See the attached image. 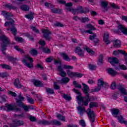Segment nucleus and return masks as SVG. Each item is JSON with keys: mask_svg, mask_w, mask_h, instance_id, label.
Wrapping results in <instances>:
<instances>
[{"mask_svg": "<svg viewBox=\"0 0 127 127\" xmlns=\"http://www.w3.org/2000/svg\"><path fill=\"white\" fill-rule=\"evenodd\" d=\"M73 91L78 95V96H76V99L77 101H78V104L79 106H81V103H82V106H87V105H89V102L97 100V98L95 97H89V94L86 95V97H82L81 96V93H80L79 90H77L76 89H73Z\"/></svg>", "mask_w": 127, "mask_h": 127, "instance_id": "obj_1", "label": "nucleus"}, {"mask_svg": "<svg viewBox=\"0 0 127 127\" xmlns=\"http://www.w3.org/2000/svg\"><path fill=\"white\" fill-rule=\"evenodd\" d=\"M58 3H62V4H65V9L67 11H71L73 14H77V13H83V8L82 6H79L77 9H74L71 7L73 5V3L68 2L66 3V2L64 0H58Z\"/></svg>", "mask_w": 127, "mask_h": 127, "instance_id": "obj_2", "label": "nucleus"}, {"mask_svg": "<svg viewBox=\"0 0 127 127\" xmlns=\"http://www.w3.org/2000/svg\"><path fill=\"white\" fill-rule=\"evenodd\" d=\"M0 38L3 42L1 46L2 53L4 55H5V53H4V51L6 50V46L9 45V44H10V43H9V40L8 39V38L6 37L4 35L1 36Z\"/></svg>", "mask_w": 127, "mask_h": 127, "instance_id": "obj_3", "label": "nucleus"}, {"mask_svg": "<svg viewBox=\"0 0 127 127\" xmlns=\"http://www.w3.org/2000/svg\"><path fill=\"white\" fill-rule=\"evenodd\" d=\"M22 62L28 68H32L33 67V64H32L33 60L28 55L25 56L24 58L22 60Z\"/></svg>", "mask_w": 127, "mask_h": 127, "instance_id": "obj_4", "label": "nucleus"}, {"mask_svg": "<svg viewBox=\"0 0 127 127\" xmlns=\"http://www.w3.org/2000/svg\"><path fill=\"white\" fill-rule=\"evenodd\" d=\"M1 14L4 16V17H5V18H6V19L10 20V22H6L4 23V26H9L13 24V23H14V21L10 18L11 16H12V15L10 13H8L5 11H2L1 12Z\"/></svg>", "mask_w": 127, "mask_h": 127, "instance_id": "obj_5", "label": "nucleus"}, {"mask_svg": "<svg viewBox=\"0 0 127 127\" xmlns=\"http://www.w3.org/2000/svg\"><path fill=\"white\" fill-rule=\"evenodd\" d=\"M23 100H24V98L19 95L16 99V104L19 107H22L25 112H28L29 107L28 106L23 105V103H22Z\"/></svg>", "mask_w": 127, "mask_h": 127, "instance_id": "obj_6", "label": "nucleus"}, {"mask_svg": "<svg viewBox=\"0 0 127 127\" xmlns=\"http://www.w3.org/2000/svg\"><path fill=\"white\" fill-rule=\"evenodd\" d=\"M85 51H87V52H88L90 55H94L95 54V52H94L91 49L87 47H84L83 48V50H81V51H80L79 53L77 54V55H79L80 57H83V56H84V54H85Z\"/></svg>", "mask_w": 127, "mask_h": 127, "instance_id": "obj_7", "label": "nucleus"}, {"mask_svg": "<svg viewBox=\"0 0 127 127\" xmlns=\"http://www.w3.org/2000/svg\"><path fill=\"white\" fill-rule=\"evenodd\" d=\"M59 63L58 67V71L60 72V75L62 77H65L66 76V72L63 70V68L61 66V62H59L58 61H55V64H57Z\"/></svg>", "mask_w": 127, "mask_h": 127, "instance_id": "obj_8", "label": "nucleus"}, {"mask_svg": "<svg viewBox=\"0 0 127 127\" xmlns=\"http://www.w3.org/2000/svg\"><path fill=\"white\" fill-rule=\"evenodd\" d=\"M86 112L90 122L94 123L95 122V113L90 109H88Z\"/></svg>", "mask_w": 127, "mask_h": 127, "instance_id": "obj_9", "label": "nucleus"}, {"mask_svg": "<svg viewBox=\"0 0 127 127\" xmlns=\"http://www.w3.org/2000/svg\"><path fill=\"white\" fill-rule=\"evenodd\" d=\"M42 32L43 34L44 37L47 40H49L50 39H51V37L49 36L50 34H51V32L49 31V30H46L45 29H43L42 30Z\"/></svg>", "mask_w": 127, "mask_h": 127, "instance_id": "obj_10", "label": "nucleus"}, {"mask_svg": "<svg viewBox=\"0 0 127 127\" xmlns=\"http://www.w3.org/2000/svg\"><path fill=\"white\" fill-rule=\"evenodd\" d=\"M117 89L120 91L122 95H127V90L125 89L123 85L120 84L117 86Z\"/></svg>", "mask_w": 127, "mask_h": 127, "instance_id": "obj_11", "label": "nucleus"}, {"mask_svg": "<svg viewBox=\"0 0 127 127\" xmlns=\"http://www.w3.org/2000/svg\"><path fill=\"white\" fill-rule=\"evenodd\" d=\"M97 85L98 86L101 87H105V85H106V88L108 87V83L104 81V79L103 78H100L98 79Z\"/></svg>", "mask_w": 127, "mask_h": 127, "instance_id": "obj_12", "label": "nucleus"}, {"mask_svg": "<svg viewBox=\"0 0 127 127\" xmlns=\"http://www.w3.org/2000/svg\"><path fill=\"white\" fill-rule=\"evenodd\" d=\"M108 62L111 63L112 65L116 66V64H118L119 60L117 58H109L108 59Z\"/></svg>", "mask_w": 127, "mask_h": 127, "instance_id": "obj_13", "label": "nucleus"}, {"mask_svg": "<svg viewBox=\"0 0 127 127\" xmlns=\"http://www.w3.org/2000/svg\"><path fill=\"white\" fill-rule=\"evenodd\" d=\"M120 54H123L124 56H127V53L126 52L122 50H118V51H115L113 52V55L115 56H118V55H120Z\"/></svg>", "mask_w": 127, "mask_h": 127, "instance_id": "obj_14", "label": "nucleus"}, {"mask_svg": "<svg viewBox=\"0 0 127 127\" xmlns=\"http://www.w3.org/2000/svg\"><path fill=\"white\" fill-rule=\"evenodd\" d=\"M103 39L105 43L107 44H110V43H111V42L109 41V33L107 32L104 33V34L103 36Z\"/></svg>", "mask_w": 127, "mask_h": 127, "instance_id": "obj_15", "label": "nucleus"}, {"mask_svg": "<svg viewBox=\"0 0 127 127\" xmlns=\"http://www.w3.org/2000/svg\"><path fill=\"white\" fill-rule=\"evenodd\" d=\"M107 72L108 74L111 75V76H116V75H118V72L112 68H108Z\"/></svg>", "mask_w": 127, "mask_h": 127, "instance_id": "obj_16", "label": "nucleus"}, {"mask_svg": "<svg viewBox=\"0 0 127 127\" xmlns=\"http://www.w3.org/2000/svg\"><path fill=\"white\" fill-rule=\"evenodd\" d=\"M82 86L84 93L85 94L86 96H88V95H89V86L84 83H82Z\"/></svg>", "mask_w": 127, "mask_h": 127, "instance_id": "obj_17", "label": "nucleus"}, {"mask_svg": "<svg viewBox=\"0 0 127 127\" xmlns=\"http://www.w3.org/2000/svg\"><path fill=\"white\" fill-rule=\"evenodd\" d=\"M14 85L15 87H16V88H17L18 89L22 88V85H21V84L19 82V79H16L14 80Z\"/></svg>", "mask_w": 127, "mask_h": 127, "instance_id": "obj_18", "label": "nucleus"}, {"mask_svg": "<svg viewBox=\"0 0 127 127\" xmlns=\"http://www.w3.org/2000/svg\"><path fill=\"white\" fill-rule=\"evenodd\" d=\"M14 85L15 87H16V88H17L18 89L22 88V85H21V84L19 82V79H16L14 80Z\"/></svg>", "mask_w": 127, "mask_h": 127, "instance_id": "obj_19", "label": "nucleus"}, {"mask_svg": "<svg viewBox=\"0 0 127 127\" xmlns=\"http://www.w3.org/2000/svg\"><path fill=\"white\" fill-rule=\"evenodd\" d=\"M60 55H61V57H63V59L65 60V61H67L68 62H70V61H71V59H70L67 54L64 53H61Z\"/></svg>", "mask_w": 127, "mask_h": 127, "instance_id": "obj_20", "label": "nucleus"}, {"mask_svg": "<svg viewBox=\"0 0 127 127\" xmlns=\"http://www.w3.org/2000/svg\"><path fill=\"white\" fill-rule=\"evenodd\" d=\"M118 28L121 32H122L124 34H125V35H127V29L126 28L124 27L123 25H119L118 26Z\"/></svg>", "mask_w": 127, "mask_h": 127, "instance_id": "obj_21", "label": "nucleus"}, {"mask_svg": "<svg viewBox=\"0 0 127 127\" xmlns=\"http://www.w3.org/2000/svg\"><path fill=\"white\" fill-rule=\"evenodd\" d=\"M121 44H122V43L119 40H116L113 43V45L115 48H120L121 47Z\"/></svg>", "mask_w": 127, "mask_h": 127, "instance_id": "obj_22", "label": "nucleus"}, {"mask_svg": "<svg viewBox=\"0 0 127 127\" xmlns=\"http://www.w3.org/2000/svg\"><path fill=\"white\" fill-rule=\"evenodd\" d=\"M77 109L78 111V114H79V115H83V113H86V109H85V108L82 106H79L77 107Z\"/></svg>", "mask_w": 127, "mask_h": 127, "instance_id": "obj_23", "label": "nucleus"}, {"mask_svg": "<svg viewBox=\"0 0 127 127\" xmlns=\"http://www.w3.org/2000/svg\"><path fill=\"white\" fill-rule=\"evenodd\" d=\"M112 114L114 118H117V116L119 115V113H120V110L117 109H113L111 110Z\"/></svg>", "mask_w": 127, "mask_h": 127, "instance_id": "obj_24", "label": "nucleus"}, {"mask_svg": "<svg viewBox=\"0 0 127 127\" xmlns=\"http://www.w3.org/2000/svg\"><path fill=\"white\" fill-rule=\"evenodd\" d=\"M32 82L36 87H42L43 85L41 82L39 80H33Z\"/></svg>", "mask_w": 127, "mask_h": 127, "instance_id": "obj_25", "label": "nucleus"}, {"mask_svg": "<svg viewBox=\"0 0 127 127\" xmlns=\"http://www.w3.org/2000/svg\"><path fill=\"white\" fill-rule=\"evenodd\" d=\"M115 69L116 70H127V66L124 64L120 65L117 66H115Z\"/></svg>", "mask_w": 127, "mask_h": 127, "instance_id": "obj_26", "label": "nucleus"}, {"mask_svg": "<svg viewBox=\"0 0 127 127\" xmlns=\"http://www.w3.org/2000/svg\"><path fill=\"white\" fill-rule=\"evenodd\" d=\"M56 117L60 121H62V122H65L66 121L65 117L62 116L61 114H57Z\"/></svg>", "mask_w": 127, "mask_h": 127, "instance_id": "obj_27", "label": "nucleus"}, {"mask_svg": "<svg viewBox=\"0 0 127 127\" xmlns=\"http://www.w3.org/2000/svg\"><path fill=\"white\" fill-rule=\"evenodd\" d=\"M70 81V79L68 77H64L61 79V83L62 84H67Z\"/></svg>", "mask_w": 127, "mask_h": 127, "instance_id": "obj_28", "label": "nucleus"}, {"mask_svg": "<svg viewBox=\"0 0 127 127\" xmlns=\"http://www.w3.org/2000/svg\"><path fill=\"white\" fill-rule=\"evenodd\" d=\"M25 17L29 19V20H32L33 19V14L31 12L29 14L25 15Z\"/></svg>", "mask_w": 127, "mask_h": 127, "instance_id": "obj_29", "label": "nucleus"}, {"mask_svg": "<svg viewBox=\"0 0 127 127\" xmlns=\"http://www.w3.org/2000/svg\"><path fill=\"white\" fill-rule=\"evenodd\" d=\"M118 121L119 123H121V124H124L127 126V121H125L124 118H123L122 116L118 118Z\"/></svg>", "mask_w": 127, "mask_h": 127, "instance_id": "obj_30", "label": "nucleus"}, {"mask_svg": "<svg viewBox=\"0 0 127 127\" xmlns=\"http://www.w3.org/2000/svg\"><path fill=\"white\" fill-rule=\"evenodd\" d=\"M66 73L68 76H69V77H70L71 78H73V77L75 76L76 72H70V70H68L66 71Z\"/></svg>", "mask_w": 127, "mask_h": 127, "instance_id": "obj_31", "label": "nucleus"}, {"mask_svg": "<svg viewBox=\"0 0 127 127\" xmlns=\"http://www.w3.org/2000/svg\"><path fill=\"white\" fill-rule=\"evenodd\" d=\"M30 54L32 55V56H35L37 55V51L35 49H31L29 52Z\"/></svg>", "mask_w": 127, "mask_h": 127, "instance_id": "obj_32", "label": "nucleus"}, {"mask_svg": "<svg viewBox=\"0 0 127 127\" xmlns=\"http://www.w3.org/2000/svg\"><path fill=\"white\" fill-rule=\"evenodd\" d=\"M20 8L22 9V10H24V11H27L29 10V7L26 5H22L20 7Z\"/></svg>", "mask_w": 127, "mask_h": 127, "instance_id": "obj_33", "label": "nucleus"}, {"mask_svg": "<svg viewBox=\"0 0 127 127\" xmlns=\"http://www.w3.org/2000/svg\"><path fill=\"white\" fill-rule=\"evenodd\" d=\"M14 48L15 49V50L18 51V52H20L21 54H23V53H24V51H23V50H22L21 49L19 48L18 46H15L14 47Z\"/></svg>", "mask_w": 127, "mask_h": 127, "instance_id": "obj_34", "label": "nucleus"}, {"mask_svg": "<svg viewBox=\"0 0 127 127\" xmlns=\"http://www.w3.org/2000/svg\"><path fill=\"white\" fill-rule=\"evenodd\" d=\"M98 107V103L95 102H92L89 103V108H92Z\"/></svg>", "mask_w": 127, "mask_h": 127, "instance_id": "obj_35", "label": "nucleus"}, {"mask_svg": "<svg viewBox=\"0 0 127 127\" xmlns=\"http://www.w3.org/2000/svg\"><path fill=\"white\" fill-rule=\"evenodd\" d=\"M1 67L3 68V69H6V70H11V67L8 65L6 64H1Z\"/></svg>", "mask_w": 127, "mask_h": 127, "instance_id": "obj_36", "label": "nucleus"}, {"mask_svg": "<svg viewBox=\"0 0 127 127\" xmlns=\"http://www.w3.org/2000/svg\"><path fill=\"white\" fill-rule=\"evenodd\" d=\"M72 84L75 88H78V89H81V88H82V85L77 83V81H73Z\"/></svg>", "mask_w": 127, "mask_h": 127, "instance_id": "obj_37", "label": "nucleus"}, {"mask_svg": "<svg viewBox=\"0 0 127 127\" xmlns=\"http://www.w3.org/2000/svg\"><path fill=\"white\" fill-rule=\"evenodd\" d=\"M63 67V69H66V70H71L73 69V66L69 65L64 64Z\"/></svg>", "mask_w": 127, "mask_h": 127, "instance_id": "obj_38", "label": "nucleus"}, {"mask_svg": "<svg viewBox=\"0 0 127 127\" xmlns=\"http://www.w3.org/2000/svg\"><path fill=\"white\" fill-rule=\"evenodd\" d=\"M86 28H88L91 30H96V28L91 24H88L86 26Z\"/></svg>", "mask_w": 127, "mask_h": 127, "instance_id": "obj_39", "label": "nucleus"}, {"mask_svg": "<svg viewBox=\"0 0 127 127\" xmlns=\"http://www.w3.org/2000/svg\"><path fill=\"white\" fill-rule=\"evenodd\" d=\"M97 64L98 65H102L103 64V55H101L99 56V59L98 60Z\"/></svg>", "mask_w": 127, "mask_h": 127, "instance_id": "obj_40", "label": "nucleus"}, {"mask_svg": "<svg viewBox=\"0 0 127 127\" xmlns=\"http://www.w3.org/2000/svg\"><path fill=\"white\" fill-rule=\"evenodd\" d=\"M88 68L89 70H95L96 68H97V66L94 64H89L88 65Z\"/></svg>", "mask_w": 127, "mask_h": 127, "instance_id": "obj_41", "label": "nucleus"}, {"mask_svg": "<svg viewBox=\"0 0 127 127\" xmlns=\"http://www.w3.org/2000/svg\"><path fill=\"white\" fill-rule=\"evenodd\" d=\"M6 109H7V110H8V111H13V110H14L13 106H12L10 104L6 105Z\"/></svg>", "mask_w": 127, "mask_h": 127, "instance_id": "obj_42", "label": "nucleus"}, {"mask_svg": "<svg viewBox=\"0 0 127 127\" xmlns=\"http://www.w3.org/2000/svg\"><path fill=\"white\" fill-rule=\"evenodd\" d=\"M10 31H11L12 33H13V35H16V32L17 30L14 27H12L10 29Z\"/></svg>", "mask_w": 127, "mask_h": 127, "instance_id": "obj_43", "label": "nucleus"}, {"mask_svg": "<svg viewBox=\"0 0 127 127\" xmlns=\"http://www.w3.org/2000/svg\"><path fill=\"white\" fill-rule=\"evenodd\" d=\"M97 38V35L96 34H93V35L89 36L90 40L94 41Z\"/></svg>", "mask_w": 127, "mask_h": 127, "instance_id": "obj_44", "label": "nucleus"}, {"mask_svg": "<svg viewBox=\"0 0 127 127\" xmlns=\"http://www.w3.org/2000/svg\"><path fill=\"white\" fill-rule=\"evenodd\" d=\"M15 39L16 41H17L18 42H23L24 41L23 39L20 37H15Z\"/></svg>", "mask_w": 127, "mask_h": 127, "instance_id": "obj_45", "label": "nucleus"}, {"mask_svg": "<svg viewBox=\"0 0 127 127\" xmlns=\"http://www.w3.org/2000/svg\"><path fill=\"white\" fill-rule=\"evenodd\" d=\"M82 50L80 48V47H76L74 50V52L76 54H78L80 51H81Z\"/></svg>", "mask_w": 127, "mask_h": 127, "instance_id": "obj_46", "label": "nucleus"}, {"mask_svg": "<svg viewBox=\"0 0 127 127\" xmlns=\"http://www.w3.org/2000/svg\"><path fill=\"white\" fill-rule=\"evenodd\" d=\"M82 50L80 48V47H76L74 50V52L76 54H78L80 51H81Z\"/></svg>", "mask_w": 127, "mask_h": 127, "instance_id": "obj_47", "label": "nucleus"}, {"mask_svg": "<svg viewBox=\"0 0 127 127\" xmlns=\"http://www.w3.org/2000/svg\"><path fill=\"white\" fill-rule=\"evenodd\" d=\"M63 98H64L66 101H70L71 100V97L69 96L67 94H64L63 95Z\"/></svg>", "mask_w": 127, "mask_h": 127, "instance_id": "obj_48", "label": "nucleus"}, {"mask_svg": "<svg viewBox=\"0 0 127 127\" xmlns=\"http://www.w3.org/2000/svg\"><path fill=\"white\" fill-rule=\"evenodd\" d=\"M42 50L44 53H50V50L47 48H43Z\"/></svg>", "mask_w": 127, "mask_h": 127, "instance_id": "obj_49", "label": "nucleus"}, {"mask_svg": "<svg viewBox=\"0 0 127 127\" xmlns=\"http://www.w3.org/2000/svg\"><path fill=\"white\" fill-rule=\"evenodd\" d=\"M102 89V87L101 86H99L98 85L97 87H95L94 89H93L92 91L93 92H99Z\"/></svg>", "mask_w": 127, "mask_h": 127, "instance_id": "obj_50", "label": "nucleus"}, {"mask_svg": "<svg viewBox=\"0 0 127 127\" xmlns=\"http://www.w3.org/2000/svg\"><path fill=\"white\" fill-rule=\"evenodd\" d=\"M45 5L46 7H48L49 8H52L53 5L52 4L48 2L45 3Z\"/></svg>", "mask_w": 127, "mask_h": 127, "instance_id": "obj_51", "label": "nucleus"}, {"mask_svg": "<svg viewBox=\"0 0 127 127\" xmlns=\"http://www.w3.org/2000/svg\"><path fill=\"white\" fill-rule=\"evenodd\" d=\"M79 124L82 127H86V123L85 122V121H84V120H80L79 122Z\"/></svg>", "mask_w": 127, "mask_h": 127, "instance_id": "obj_52", "label": "nucleus"}, {"mask_svg": "<svg viewBox=\"0 0 127 127\" xmlns=\"http://www.w3.org/2000/svg\"><path fill=\"white\" fill-rule=\"evenodd\" d=\"M53 125H56V126L61 125V122L57 120H54L53 121Z\"/></svg>", "mask_w": 127, "mask_h": 127, "instance_id": "obj_53", "label": "nucleus"}, {"mask_svg": "<svg viewBox=\"0 0 127 127\" xmlns=\"http://www.w3.org/2000/svg\"><path fill=\"white\" fill-rule=\"evenodd\" d=\"M89 20H90V19L88 17H83L81 18L82 22H86V21H89Z\"/></svg>", "mask_w": 127, "mask_h": 127, "instance_id": "obj_54", "label": "nucleus"}, {"mask_svg": "<svg viewBox=\"0 0 127 127\" xmlns=\"http://www.w3.org/2000/svg\"><path fill=\"white\" fill-rule=\"evenodd\" d=\"M8 95L12 96V97H15L16 96V93L10 91L8 92Z\"/></svg>", "mask_w": 127, "mask_h": 127, "instance_id": "obj_55", "label": "nucleus"}, {"mask_svg": "<svg viewBox=\"0 0 127 127\" xmlns=\"http://www.w3.org/2000/svg\"><path fill=\"white\" fill-rule=\"evenodd\" d=\"M46 91L48 92V94H53L54 93V91L51 88H48Z\"/></svg>", "mask_w": 127, "mask_h": 127, "instance_id": "obj_56", "label": "nucleus"}, {"mask_svg": "<svg viewBox=\"0 0 127 127\" xmlns=\"http://www.w3.org/2000/svg\"><path fill=\"white\" fill-rule=\"evenodd\" d=\"M42 125H50L51 124H52V122H49L47 121H42Z\"/></svg>", "mask_w": 127, "mask_h": 127, "instance_id": "obj_57", "label": "nucleus"}, {"mask_svg": "<svg viewBox=\"0 0 127 127\" xmlns=\"http://www.w3.org/2000/svg\"><path fill=\"white\" fill-rule=\"evenodd\" d=\"M77 78H82L83 77V74L79 73V72H75V76Z\"/></svg>", "mask_w": 127, "mask_h": 127, "instance_id": "obj_58", "label": "nucleus"}, {"mask_svg": "<svg viewBox=\"0 0 127 127\" xmlns=\"http://www.w3.org/2000/svg\"><path fill=\"white\" fill-rule=\"evenodd\" d=\"M31 29H32V30H33V31L36 32V33H39V31L37 29H36V28H35V27L31 26Z\"/></svg>", "mask_w": 127, "mask_h": 127, "instance_id": "obj_59", "label": "nucleus"}, {"mask_svg": "<svg viewBox=\"0 0 127 127\" xmlns=\"http://www.w3.org/2000/svg\"><path fill=\"white\" fill-rule=\"evenodd\" d=\"M111 88L112 90H115V89L117 88V85L116 84V83L113 82L111 84Z\"/></svg>", "mask_w": 127, "mask_h": 127, "instance_id": "obj_60", "label": "nucleus"}, {"mask_svg": "<svg viewBox=\"0 0 127 127\" xmlns=\"http://www.w3.org/2000/svg\"><path fill=\"white\" fill-rule=\"evenodd\" d=\"M27 101L30 104H33V103H34V100L31 98L28 97L27 98Z\"/></svg>", "mask_w": 127, "mask_h": 127, "instance_id": "obj_61", "label": "nucleus"}, {"mask_svg": "<svg viewBox=\"0 0 127 127\" xmlns=\"http://www.w3.org/2000/svg\"><path fill=\"white\" fill-rule=\"evenodd\" d=\"M53 60V57H49V58H47V59L46 60V61L48 63H49L51 62V61H52Z\"/></svg>", "mask_w": 127, "mask_h": 127, "instance_id": "obj_62", "label": "nucleus"}, {"mask_svg": "<svg viewBox=\"0 0 127 127\" xmlns=\"http://www.w3.org/2000/svg\"><path fill=\"white\" fill-rule=\"evenodd\" d=\"M110 4L111 6H112V7H114V8H120V7L119 6L116 5L115 3H110Z\"/></svg>", "mask_w": 127, "mask_h": 127, "instance_id": "obj_63", "label": "nucleus"}, {"mask_svg": "<svg viewBox=\"0 0 127 127\" xmlns=\"http://www.w3.org/2000/svg\"><path fill=\"white\" fill-rule=\"evenodd\" d=\"M101 5L103 6V7H106V6H108V3L105 1H102L101 2Z\"/></svg>", "mask_w": 127, "mask_h": 127, "instance_id": "obj_64", "label": "nucleus"}]
</instances>
